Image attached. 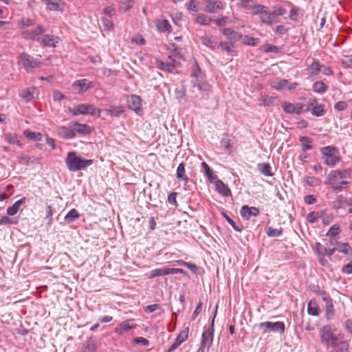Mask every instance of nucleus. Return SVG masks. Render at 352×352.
<instances>
[{
	"label": "nucleus",
	"mask_w": 352,
	"mask_h": 352,
	"mask_svg": "<svg viewBox=\"0 0 352 352\" xmlns=\"http://www.w3.org/2000/svg\"><path fill=\"white\" fill-rule=\"evenodd\" d=\"M59 41L60 38L58 36L50 34H45L41 38L39 43L43 46L54 47H56V44L58 43Z\"/></svg>",
	"instance_id": "obj_17"
},
{
	"label": "nucleus",
	"mask_w": 352,
	"mask_h": 352,
	"mask_svg": "<svg viewBox=\"0 0 352 352\" xmlns=\"http://www.w3.org/2000/svg\"><path fill=\"white\" fill-rule=\"evenodd\" d=\"M328 89L327 85H326L322 81H316L313 85V90L314 91L322 94L327 91Z\"/></svg>",
	"instance_id": "obj_38"
},
{
	"label": "nucleus",
	"mask_w": 352,
	"mask_h": 352,
	"mask_svg": "<svg viewBox=\"0 0 352 352\" xmlns=\"http://www.w3.org/2000/svg\"><path fill=\"white\" fill-rule=\"evenodd\" d=\"M260 41L257 38L245 36L243 38V43L247 45L256 46L259 43Z\"/></svg>",
	"instance_id": "obj_45"
},
{
	"label": "nucleus",
	"mask_w": 352,
	"mask_h": 352,
	"mask_svg": "<svg viewBox=\"0 0 352 352\" xmlns=\"http://www.w3.org/2000/svg\"><path fill=\"white\" fill-rule=\"evenodd\" d=\"M241 8L246 10H251V12L254 15H258L256 10H260L258 7H261L262 4L254 3L253 0H241L240 2Z\"/></svg>",
	"instance_id": "obj_19"
},
{
	"label": "nucleus",
	"mask_w": 352,
	"mask_h": 352,
	"mask_svg": "<svg viewBox=\"0 0 352 352\" xmlns=\"http://www.w3.org/2000/svg\"><path fill=\"white\" fill-rule=\"evenodd\" d=\"M349 199L344 198L342 196L338 197L336 200L333 202V206L334 208H340L344 207L345 205H348Z\"/></svg>",
	"instance_id": "obj_41"
},
{
	"label": "nucleus",
	"mask_w": 352,
	"mask_h": 352,
	"mask_svg": "<svg viewBox=\"0 0 352 352\" xmlns=\"http://www.w3.org/2000/svg\"><path fill=\"white\" fill-rule=\"evenodd\" d=\"M320 217L318 212H311L307 214V219L310 223H315Z\"/></svg>",
	"instance_id": "obj_59"
},
{
	"label": "nucleus",
	"mask_w": 352,
	"mask_h": 352,
	"mask_svg": "<svg viewBox=\"0 0 352 352\" xmlns=\"http://www.w3.org/2000/svg\"><path fill=\"white\" fill-rule=\"evenodd\" d=\"M258 327L260 330L262 331L263 334L270 332H279L280 333H283L285 329V325L284 322L280 321L275 322L270 321L260 322L258 324Z\"/></svg>",
	"instance_id": "obj_5"
},
{
	"label": "nucleus",
	"mask_w": 352,
	"mask_h": 352,
	"mask_svg": "<svg viewBox=\"0 0 352 352\" xmlns=\"http://www.w3.org/2000/svg\"><path fill=\"white\" fill-rule=\"evenodd\" d=\"M217 310L214 312L212 320L211 325L208 330L203 332L201 336V346L204 347H210L212 345L214 337V320L216 316Z\"/></svg>",
	"instance_id": "obj_7"
},
{
	"label": "nucleus",
	"mask_w": 352,
	"mask_h": 352,
	"mask_svg": "<svg viewBox=\"0 0 352 352\" xmlns=\"http://www.w3.org/2000/svg\"><path fill=\"white\" fill-rule=\"evenodd\" d=\"M215 185L216 190L224 197L231 196L232 192L228 186L224 184L221 180L218 179L214 184Z\"/></svg>",
	"instance_id": "obj_21"
},
{
	"label": "nucleus",
	"mask_w": 352,
	"mask_h": 352,
	"mask_svg": "<svg viewBox=\"0 0 352 352\" xmlns=\"http://www.w3.org/2000/svg\"><path fill=\"white\" fill-rule=\"evenodd\" d=\"M102 25L104 26V28L105 30H111L113 28V23L112 21L107 19V18H102Z\"/></svg>",
	"instance_id": "obj_61"
},
{
	"label": "nucleus",
	"mask_w": 352,
	"mask_h": 352,
	"mask_svg": "<svg viewBox=\"0 0 352 352\" xmlns=\"http://www.w3.org/2000/svg\"><path fill=\"white\" fill-rule=\"evenodd\" d=\"M78 106H79L80 114H82V115L90 114L91 116L98 115L99 117L100 116V113H101L102 110L94 107L91 104H78Z\"/></svg>",
	"instance_id": "obj_16"
},
{
	"label": "nucleus",
	"mask_w": 352,
	"mask_h": 352,
	"mask_svg": "<svg viewBox=\"0 0 352 352\" xmlns=\"http://www.w3.org/2000/svg\"><path fill=\"white\" fill-rule=\"evenodd\" d=\"M266 233L270 237L280 236L283 234V228H274L270 226L266 228Z\"/></svg>",
	"instance_id": "obj_40"
},
{
	"label": "nucleus",
	"mask_w": 352,
	"mask_h": 352,
	"mask_svg": "<svg viewBox=\"0 0 352 352\" xmlns=\"http://www.w3.org/2000/svg\"><path fill=\"white\" fill-rule=\"evenodd\" d=\"M72 122L74 133L75 134V135L76 134L86 135L90 134L92 131V127L86 124H81L78 122Z\"/></svg>",
	"instance_id": "obj_15"
},
{
	"label": "nucleus",
	"mask_w": 352,
	"mask_h": 352,
	"mask_svg": "<svg viewBox=\"0 0 352 352\" xmlns=\"http://www.w3.org/2000/svg\"><path fill=\"white\" fill-rule=\"evenodd\" d=\"M221 32L232 42L237 41L242 38V35L235 32L233 29L229 28H223L220 29Z\"/></svg>",
	"instance_id": "obj_20"
},
{
	"label": "nucleus",
	"mask_w": 352,
	"mask_h": 352,
	"mask_svg": "<svg viewBox=\"0 0 352 352\" xmlns=\"http://www.w3.org/2000/svg\"><path fill=\"white\" fill-rule=\"evenodd\" d=\"M36 158L34 156L23 155L18 157V162L23 165H28L30 163H34Z\"/></svg>",
	"instance_id": "obj_44"
},
{
	"label": "nucleus",
	"mask_w": 352,
	"mask_h": 352,
	"mask_svg": "<svg viewBox=\"0 0 352 352\" xmlns=\"http://www.w3.org/2000/svg\"><path fill=\"white\" fill-rule=\"evenodd\" d=\"M96 346L91 340H87L85 345L82 347L81 352H96Z\"/></svg>",
	"instance_id": "obj_46"
},
{
	"label": "nucleus",
	"mask_w": 352,
	"mask_h": 352,
	"mask_svg": "<svg viewBox=\"0 0 352 352\" xmlns=\"http://www.w3.org/2000/svg\"><path fill=\"white\" fill-rule=\"evenodd\" d=\"M155 64L157 67L162 71L173 72L175 69L173 63H164L160 60H156Z\"/></svg>",
	"instance_id": "obj_30"
},
{
	"label": "nucleus",
	"mask_w": 352,
	"mask_h": 352,
	"mask_svg": "<svg viewBox=\"0 0 352 352\" xmlns=\"http://www.w3.org/2000/svg\"><path fill=\"white\" fill-rule=\"evenodd\" d=\"M25 201V198L23 197L18 201H16L12 206L8 207L7 208V214L10 216H13L16 214L19 210L20 206L24 204Z\"/></svg>",
	"instance_id": "obj_25"
},
{
	"label": "nucleus",
	"mask_w": 352,
	"mask_h": 352,
	"mask_svg": "<svg viewBox=\"0 0 352 352\" xmlns=\"http://www.w3.org/2000/svg\"><path fill=\"white\" fill-rule=\"evenodd\" d=\"M201 167L204 169V174L211 184H214L219 179L215 172L205 162H201Z\"/></svg>",
	"instance_id": "obj_18"
},
{
	"label": "nucleus",
	"mask_w": 352,
	"mask_h": 352,
	"mask_svg": "<svg viewBox=\"0 0 352 352\" xmlns=\"http://www.w3.org/2000/svg\"><path fill=\"white\" fill-rule=\"evenodd\" d=\"M24 135L27 138L34 141H41L43 139V135L41 133L31 131L29 130H25L24 131Z\"/></svg>",
	"instance_id": "obj_39"
},
{
	"label": "nucleus",
	"mask_w": 352,
	"mask_h": 352,
	"mask_svg": "<svg viewBox=\"0 0 352 352\" xmlns=\"http://www.w3.org/2000/svg\"><path fill=\"white\" fill-rule=\"evenodd\" d=\"M134 328L129 324V321L121 322L118 327L115 328V332L118 334H122L123 332L129 331Z\"/></svg>",
	"instance_id": "obj_32"
},
{
	"label": "nucleus",
	"mask_w": 352,
	"mask_h": 352,
	"mask_svg": "<svg viewBox=\"0 0 352 352\" xmlns=\"http://www.w3.org/2000/svg\"><path fill=\"white\" fill-rule=\"evenodd\" d=\"M338 250L342 253L349 254L352 251V249L348 243H342L339 246Z\"/></svg>",
	"instance_id": "obj_60"
},
{
	"label": "nucleus",
	"mask_w": 352,
	"mask_h": 352,
	"mask_svg": "<svg viewBox=\"0 0 352 352\" xmlns=\"http://www.w3.org/2000/svg\"><path fill=\"white\" fill-rule=\"evenodd\" d=\"M257 170L266 177H272L274 175L272 172V166L268 163H258L257 164Z\"/></svg>",
	"instance_id": "obj_24"
},
{
	"label": "nucleus",
	"mask_w": 352,
	"mask_h": 352,
	"mask_svg": "<svg viewBox=\"0 0 352 352\" xmlns=\"http://www.w3.org/2000/svg\"><path fill=\"white\" fill-rule=\"evenodd\" d=\"M333 174L334 175H338L340 179H347V178H350L351 177L350 171L348 170H333Z\"/></svg>",
	"instance_id": "obj_55"
},
{
	"label": "nucleus",
	"mask_w": 352,
	"mask_h": 352,
	"mask_svg": "<svg viewBox=\"0 0 352 352\" xmlns=\"http://www.w3.org/2000/svg\"><path fill=\"white\" fill-rule=\"evenodd\" d=\"M349 341H346L338 346L331 348L329 352H349Z\"/></svg>",
	"instance_id": "obj_36"
},
{
	"label": "nucleus",
	"mask_w": 352,
	"mask_h": 352,
	"mask_svg": "<svg viewBox=\"0 0 352 352\" xmlns=\"http://www.w3.org/2000/svg\"><path fill=\"white\" fill-rule=\"evenodd\" d=\"M142 106V99L140 96L137 95H131L129 100V107L138 112L140 110Z\"/></svg>",
	"instance_id": "obj_22"
},
{
	"label": "nucleus",
	"mask_w": 352,
	"mask_h": 352,
	"mask_svg": "<svg viewBox=\"0 0 352 352\" xmlns=\"http://www.w3.org/2000/svg\"><path fill=\"white\" fill-rule=\"evenodd\" d=\"M319 306L318 305L316 301L314 300H311L307 305V313L308 314L314 316H317L319 315Z\"/></svg>",
	"instance_id": "obj_28"
},
{
	"label": "nucleus",
	"mask_w": 352,
	"mask_h": 352,
	"mask_svg": "<svg viewBox=\"0 0 352 352\" xmlns=\"http://www.w3.org/2000/svg\"><path fill=\"white\" fill-rule=\"evenodd\" d=\"M305 181L309 186H316L319 184L320 180L312 176H307L305 178Z\"/></svg>",
	"instance_id": "obj_51"
},
{
	"label": "nucleus",
	"mask_w": 352,
	"mask_h": 352,
	"mask_svg": "<svg viewBox=\"0 0 352 352\" xmlns=\"http://www.w3.org/2000/svg\"><path fill=\"white\" fill-rule=\"evenodd\" d=\"M326 315L328 320H331L334 316V309L332 302L326 304Z\"/></svg>",
	"instance_id": "obj_53"
},
{
	"label": "nucleus",
	"mask_w": 352,
	"mask_h": 352,
	"mask_svg": "<svg viewBox=\"0 0 352 352\" xmlns=\"http://www.w3.org/2000/svg\"><path fill=\"white\" fill-rule=\"evenodd\" d=\"M318 294L321 296L322 300L325 302L326 304L332 302L330 296L324 290L319 289Z\"/></svg>",
	"instance_id": "obj_57"
},
{
	"label": "nucleus",
	"mask_w": 352,
	"mask_h": 352,
	"mask_svg": "<svg viewBox=\"0 0 352 352\" xmlns=\"http://www.w3.org/2000/svg\"><path fill=\"white\" fill-rule=\"evenodd\" d=\"M176 177L179 180L184 181L186 182L188 181V177L185 174V165L183 162L180 163L177 168Z\"/></svg>",
	"instance_id": "obj_34"
},
{
	"label": "nucleus",
	"mask_w": 352,
	"mask_h": 352,
	"mask_svg": "<svg viewBox=\"0 0 352 352\" xmlns=\"http://www.w3.org/2000/svg\"><path fill=\"white\" fill-rule=\"evenodd\" d=\"M222 215L234 230L237 232L242 231V227L236 225V223L226 213L222 212Z\"/></svg>",
	"instance_id": "obj_47"
},
{
	"label": "nucleus",
	"mask_w": 352,
	"mask_h": 352,
	"mask_svg": "<svg viewBox=\"0 0 352 352\" xmlns=\"http://www.w3.org/2000/svg\"><path fill=\"white\" fill-rule=\"evenodd\" d=\"M319 336L321 344L327 349L333 348L346 341L344 336L337 333L336 329L329 324L320 328Z\"/></svg>",
	"instance_id": "obj_1"
},
{
	"label": "nucleus",
	"mask_w": 352,
	"mask_h": 352,
	"mask_svg": "<svg viewBox=\"0 0 352 352\" xmlns=\"http://www.w3.org/2000/svg\"><path fill=\"white\" fill-rule=\"evenodd\" d=\"M324 163L328 166H333L340 162L339 157L333 153H328L322 157Z\"/></svg>",
	"instance_id": "obj_27"
},
{
	"label": "nucleus",
	"mask_w": 352,
	"mask_h": 352,
	"mask_svg": "<svg viewBox=\"0 0 352 352\" xmlns=\"http://www.w3.org/2000/svg\"><path fill=\"white\" fill-rule=\"evenodd\" d=\"M80 217L79 212L74 208L70 210L65 217V221L71 223L74 222Z\"/></svg>",
	"instance_id": "obj_35"
},
{
	"label": "nucleus",
	"mask_w": 352,
	"mask_h": 352,
	"mask_svg": "<svg viewBox=\"0 0 352 352\" xmlns=\"http://www.w3.org/2000/svg\"><path fill=\"white\" fill-rule=\"evenodd\" d=\"M18 63L28 73L32 72L34 69L40 67L41 64L39 60L25 52L19 54Z\"/></svg>",
	"instance_id": "obj_4"
},
{
	"label": "nucleus",
	"mask_w": 352,
	"mask_h": 352,
	"mask_svg": "<svg viewBox=\"0 0 352 352\" xmlns=\"http://www.w3.org/2000/svg\"><path fill=\"white\" fill-rule=\"evenodd\" d=\"M47 5V10L60 11V4L57 1H52V0H43Z\"/></svg>",
	"instance_id": "obj_43"
},
{
	"label": "nucleus",
	"mask_w": 352,
	"mask_h": 352,
	"mask_svg": "<svg viewBox=\"0 0 352 352\" xmlns=\"http://www.w3.org/2000/svg\"><path fill=\"white\" fill-rule=\"evenodd\" d=\"M343 274H352V261L344 265L341 270Z\"/></svg>",
	"instance_id": "obj_64"
},
{
	"label": "nucleus",
	"mask_w": 352,
	"mask_h": 352,
	"mask_svg": "<svg viewBox=\"0 0 352 352\" xmlns=\"http://www.w3.org/2000/svg\"><path fill=\"white\" fill-rule=\"evenodd\" d=\"M34 87L28 88L23 90L20 96L26 102H30L34 99Z\"/></svg>",
	"instance_id": "obj_31"
},
{
	"label": "nucleus",
	"mask_w": 352,
	"mask_h": 352,
	"mask_svg": "<svg viewBox=\"0 0 352 352\" xmlns=\"http://www.w3.org/2000/svg\"><path fill=\"white\" fill-rule=\"evenodd\" d=\"M342 63L346 67H352V54L351 55H344L342 58Z\"/></svg>",
	"instance_id": "obj_56"
},
{
	"label": "nucleus",
	"mask_w": 352,
	"mask_h": 352,
	"mask_svg": "<svg viewBox=\"0 0 352 352\" xmlns=\"http://www.w3.org/2000/svg\"><path fill=\"white\" fill-rule=\"evenodd\" d=\"M240 214L243 219L249 220L252 217H257L259 214V210L256 207L245 205L241 207Z\"/></svg>",
	"instance_id": "obj_14"
},
{
	"label": "nucleus",
	"mask_w": 352,
	"mask_h": 352,
	"mask_svg": "<svg viewBox=\"0 0 352 352\" xmlns=\"http://www.w3.org/2000/svg\"><path fill=\"white\" fill-rule=\"evenodd\" d=\"M7 142L10 144H16L21 146L20 141L18 140L17 136L14 134L8 133L6 135Z\"/></svg>",
	"instance_id": "obj_49"
},
{
	"label": "nucleus",
	"mask_w": 352,
	"mask_h": 352,
	"mask_svg": "<svg viewBox=\"0 0 352 352\" xmlns=\"http://www.w3.org/2000/svg\"><path fill=\"white\" fill-rule=\"evenodd\" d=\"M191 83L193 85V88L197 89L198 91L202 93V96L205 99H207L210 93V85L205 81H200L199 79L192 80Z\"/></svg>",
	"instance_id": "obj_12"
},
{
	"label": "nucleus",
	"mask_w": 352,
	"mask_h": 352,
	"mask_svg": "<svg viewBox=\"0 0 352 352\" xmlns=\"http://www.w3.org/2000/svg\"><path fill=\"white\" fill-rule=\"evenodd\" d=\"M260 10H256L259 16L261 23L266 25H272L280 22L279 16L287 13V10L282 7H274L272 11L264 5L258 7Z\"/></svg>",
	"instance_id": "obj_2"
},
{
	"label": "nucleus",
	"mask_w": 352,
	"mask_h": 352,
	"mask_svg": "<svg viewBox=\"0 0 352 352\" xmlns=\"http://www.w3.org/2000/svg\"><path fill=\"white\" fill-rule=\"evenodd\" d=\"M191 76L199 80V78H202V73L201 72V69L197 62H195L194 68L191 73Z\"/></svg>",
	"instance_id": "obj_50"
},
{
	"label": "nucleus",
	"mask_w": 352,
	"mask_h": 352,
	"mask_svg": "<svg viewBox=\"0 0 352 352\" xmlns=\"http://www.w3.org/2000/svg\"><path fill=\"white\" fill-rule=\"evenodd\" d=\"M204 5V11L208 13H216L223 9L221 0H201Z\"/></svg>",
	"instance_id": "obj_10"
},
{
	"label": "nucleus",
	"mask_w": 352,
	"mask_h": 352,
	"mask_svg": "<svg viewBox=\"0 0 352 352\" xmlns=\"http://www.w3.org/2000/svg\"><path fill=\"white\" fill-rule=\"evenodd\" d=\"M326 112L325 105L319 104L318 103V100L316 98V104L314 105L312 115L316 117H321L323 116Z\"/></svg>",
	"instance_id": "obj_26"
},
{
	"label": "nucleus",
	"mask_w": 352,
	"mask_h": 352,
	"mask_svg": "<svg viewBox=\"0 0 352 352\" xmlns=\"http://www.w3.org/2000/svg\"><path fill=\"white\" fill-rule=\"evenodd\" d=\"M211 21V18L208 17L204 14H199L195 19V21L197 23H199L202 25L209 24Z\"/></svg>",
	"instance_id": "obj_42"
},
{
	"label": "nucleus",
	"mask_w": 352,
	"mask_h": 352,
	"mask_svg": "<svg viewBox=\"0 0 352 352\" xmlns=\"http://www.w3.org/2000/svg\"><path fill=\"white\" fill-rule=\"evenodd\" d=\"M78 94H82L92 87V82L87 78L75 80L72 85Z\"/></svg>",
	"instance_id": "obj_11"
},
{
	"label": "nucleus",
	"mask_w": 352,
	"mask_h": 352,
	"mask_svg": "<svg viewBox=\"0 0 352 352\" xmlns=\"http://www.w3.org/2000/svg\"><path fill=\"white\" fill-rule=\"evenodd\" d=\"M340 232V229L339 226H338L337 225H333L330 228L326 235L327 236L334 237L338 235Z\"/></svg>",
	"instance_id": "obj_52"
},
{
	"label": "nucleus",
	"mask_w": 352,
	"mask_h": 352,
	"mask_svg": "<svg viewBox=\"0 0 352 352\" xmlns=\"http://www.w3.org/2000/svg\"><path fill=\"white\" fill-rule=\"evenodd\" d=\"M45 32V29L42 25H38L34 30H27L22 32V37L25 39L36 41L41 40V35Z\"/></svg>",
	"instance_id": "obj_8"
},
{
	"label": "nucleus",
	"mask_w": 352,
	"mask_h": 352,
	"mask_svg": "<svg viewBox=\"0 0 352 352\" xmlns=\"http://www.w3.org/2000/svg\"><path fill=\"white\" fill-rule=\"evenodd\" d=\"M200 40L201 44L212 50H214L219 46L218 41L214 36H201Z\"/></svg>",
	"instance_id": "obj_23"
},
{
	"label": "nucleus",
	"mask_w": 352,
	"mask_h": 352,
	"mask_svg": "<svg viewBox=\"0 0 352 352\" xmlns=\"http://www.w3.org/2000/svg\"><path fill=\"white\" fill-rule=\"evenodd\" d=\"M310 69L313 73L317 74L322 69V65L318 60H314L310 65Z\"/></svg>",
	"instance_id": "obj_63"
},
{
	"label": "nucleus",
	"mask_w": 352,
	"mask_h": 352,
	"mask_svg": "<svg viewBox=\"0 0 352 352\" xmlns=\"http://www.w3.org/2000/svg\"><path fill=\"white\" fill-rule=\"evenodd\" d=\"M65 164L69 170L76 172L85 169L93 164V161L91 160H86L77 155L75 151H70L67 155Z\"/></svg>",
	"instance_id": "obj_3"
},
{
	"label": "nucleus",
	"mask_w": 352,
	"mask_h": 352,
	"mask_svg": "<svg viewBox=\"0 0 352 352\" xmlns=\"http://www.w3.org/2000/svg\"><path fill=\"white\" fill-rule=\"evenodd\" d=\"M299 141L302 143V151H307L309 150H311L313 146L311 144L313 142L312 139L307 136H301L299 138Z\"/></svg>",
	"instance_id": "obj_33"
},
{
	"label": "nucleus",
	"mask_w": 352,
	"mask_h": 352,
	"mask_svg": "<svg viewBox=\"0 0 352 352\" xmlns=\"http://www.w3.org/2000/svg\"><path fill=\"white\" fill-rule=\"evenodd\" d=\"M186 8L189 10L197 12L199 10L197 1L196 0H190L186 4Z\"/></svg>",
	"instance_id": "obj_58"
},
{
	"label": "nucleus",
	"mask_w": 352,
	"mask_h": 352,
	"mask_svg": "<svg viewBox=\"0 0 352 352\" xmlns=\"http://www.w3.org/2000/svg\"><path fill=\"white\" fill-rule=\"evenodd\" d=\"M288 84L289 81L287 80L280 79L274 85V87L277 90H283L286 89Z\"/></svg>",
	"instance_id": "obj_54"
},
{
	"label": "nucleus",
	"mask_w": 352,
	"mask_h": 352,
	"mask_svg": "<svg viewBox=\"0 0 352 352\" xmlns=\"http://www.w3.org/2000/svg\"><path fill=\"white\" fill-rule=\"evenodd\" d=\"M281 107L284 111L287 113H295L300 115L303 112L304 108L305 107V104L296 103L293 104L291 102H283L281 104Z\"/></svg>",
	"instance_id": "obj_9"
},
{
	"label": "nucleus",
	"mask_w": 352,
	"mask_h": 352,
	"mask_svg": "<svg viewBox=\"0 0 352 352\" xmlns=\"http://www.w3.org/2000/svg\"><path fill=\"white\" fill-rule=\"evenodd\" d=\"M157 28L160 32H170L172 30V27L169 23V21L166 19H163L157 23Z\"/></svg>",
	"instance_id": "obj_37"
},
{
	"label": "nucleus",
	"mask_w": 352,
	"mask_h": 352,
	"mask_svg": "<svg viewBox=\"0 0 352 352\" xmlns=\"http://www.w3.org/2000/svg\"><path fill=\"white\" fill-rule=\"evenodd\" d=\"M182 274L184 275H186L187 272L184 271L183 269L180 268H169V267H164V268H157L151 271L150 274L148 276L149 278H154L157 276H166L168 274Z\"/></svg>",
	"instance_id": "obj_6"
},
{
	"label": "nucleus",
	"mask_w": 352,
	"mask_h": 352,
	"mask_svg": "<svg viewBox=\"0 0 352 352\" xmlns=\"http://www.w3.org/2000/svg\"><path fill=\"white\" fill-rule=\"evenodd\" d=\"M105 113L111 116H119L124 112V107L122 106H111L109 108L104 109Z\"/></svg>",
	"instance_id": "obj_29"
},
{
	"label": "nucleus",
	"mask_w": 352,
	"mask_h": 352,
	"mask_svg": "<svg viewBox=\"0 0 352 352\" xmlns=\"http://www.w3.org/2000/svg\"><path fill=\"white\" fill-rule=\"evenodd\" d=\"M188 337V328H186L177 336L175 341L179 344L183 343Z\"/></svg>",
	"instance_id": "obj_48"
},
{
	"label": "nucleus",
	"mask_w": 352,
	"mask_h": 352,
	"mask_svg": "<svg viewBox=\"0 0 352 352\" xmlns=\"http://www.w3.org/2000/svg\"><path fill=\"white\" fill-rule=\"evenodd\" d=\"M57 135L63 139H73L75 138V134L74 133L72 122H69L68 126H58L56 129Z\"/></svg>",
	"instance_id": "obj_13"
},
{
	"label": "nucleus",
	"mask_w": 352,
	"mask_h": 352,
	"mask_svg": "<svg viewBox=\"0 0 352 352\" xmlns=\"http://www.w3.org/2000/svg\"><path fill=\"white\" fill-rule=\"evenodd\" d=\"M348 107L345 101H339L334 104V109L338 111L345 110Z\"/></svg>",
	"instance_id": "obj_62"
}]
</instances>
